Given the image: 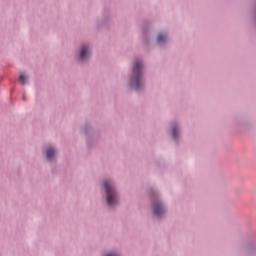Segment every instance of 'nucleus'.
Returning <instances> with one entry per match:
<instances>
[{
  "mask_svg": "<svg viewBox=\"0 0 256 256\" xmlns=\"http://www.w3.org/2000/svg\"><path fill=\"white\" fill-rule=\"evenodd\" d=\"M163 39H165V38L163 37L162 34H160V35L158 36V41H159V43H163Z\"/></svg>",
  "mask_w": 256,
  "mask_h": 256,
  "instance_id": "8",
  "label": "nucleus"
},
{
  "mask_svg": "<svg viewBox=\"0 0 256 256\" xmlns=\"http://www.w3.org/2000/svg\"><path fill=\"white\" fill-rule=\"evenodd\" d=\"M141 87H143V62L136 60L133 66L131 88L139 90Z\"/></svg>",
  "mask_w": 256,
  "mask_h": 256,
  "instance_id": "1",
  "label": "nucleus"
},
{
  "mask_svg": "<svg viewBox=\"0 0 256 256\" xmlns=\"http://www.w3.org/2000/svg\"><path fill=\"white\" fill-rule=\"evenodd\" d=\"M102 187L106 191V201L109 207H115L119 203L117 191H115V184L111 180H106L102 183Z\"/></svg>",
  "mask_w": 256,
  "mask_h": 256,
  "instance_id": "2",
  "label": "nucleus"
},
{
  "mask_svg": "<svg viewBox=\"0 0 256 256\" xmlns=\"http://www.w3.org/2000/svg\"><path fill=\"white\" fill-rule=\"evenodd\" d=\"M153 213L156 217H161L165 213V207L160 202L154 204Z\"/></svg>",
  "mask_w": 256,
  "mask_h": 256,
  "instance_id": "3",
  "label": "nucleus"
},
{
  "mask_svg": "<svg viewBox=\"0 0 256 256\" xmlns=\"http://www.w3.org/2000/svg\"><path fill=\"white\" fill-rule=\"evenodd\" d=\"M55 155V149L49 147L46 150V157L49 161H51V159H53V156Z\"/></svg>",
  "mask_w": 256,
  "mask_h": 256,
  "instance_id": "5",
  "label": "nucleus"
},
{
  "mask_svg": "<svg viewBox=\"0 0 256 256\" xmlns=\"http://www.w3.org/2000/svg\"><path fill=\"white\" fill-rule=\"evenodd\" d=\"M90 51L91 50L89 49V46H87V45L82 46L80 49V53H79L80 61H85V59H87L89 57Z\"/></svg>",
  "mask_w": 256,
  "mask_h": 256,
  "instance_id": "4",
  "label": "nucleus"
},
{
  "mask_svg": "<svg viewBox=\"0 0 256 256\" xmlns=\"http://www.w3.org/2000/svg\"><path fill=\"white\" fill-rule=\"evenodd\" d=\"M177 133H178L177 128L176 127L172 128V137L174 139L177 137Z\"/></svg>",
  "mask_w": 256,
  "mask_h": 256,
  "instance_id": "7",
  "label": "nucleus"
},
{
  "mask_svg": "<svg viewBox=\"0 0 256 256\" xmlns=\"http://www.w3.org/2000/svg\"><path fill=\"white\" fill-rule=\"evenodd\" d=\"M19 79L22 85H25L27 83V76H25V74H20Z\"/></svg>",
  "mask_w": 256,
  "mask_h": 256,
  "instance_id": "6",
  "label": "nucleus"
}]
</instances>
